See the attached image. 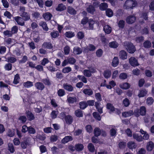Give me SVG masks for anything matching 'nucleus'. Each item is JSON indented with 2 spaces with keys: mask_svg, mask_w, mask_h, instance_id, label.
<instances>
[{
  "mask_svg": "<svg viewBox=\"0 0 154 154\" xmlns=\"http://www.w3.org/2000/svg\"><path fill=\"white\" fill-rule=\"evenodd\" d=\"M124 46L127 51L129 53L133 54L136 51L135 47L131 42H125Z\"/></svg>",
  "mask_w": 154,
  "mask_h": 154,
  "instance_id": "nucleus-1",
  "label": "nucleus"
},
{
  "mask_svg": "<svg viewBox=\"0 0 154 154\" xmlns=\"http://www.w3.org/2000/svg\"><path fill=\"white\" fill-rule=\"evenodd\" d=\"M137 4V1L135 0H127L125 2L124 6L126 9H133Z\"/></svg>",
  "mask_w": 154,
  "mask_h": 154,
  "instance_id": "nucleus-2",
  "label": "nucleus"
},
{
  "mask_svg": "<svg viewBox=\"0 0 154 154\" xmlns=\"http://www.w3.org/2000/svg\"><path fill=\"white\" fill-rule=\"evenodd\" d=\"M25 96H23L22 97L23 102V105L26 109H28L26 111V116L28 118L29 117V96L28 94L25 95Z\"/></svg>",
  "mask_w": 154,
  "mask_h": 154,
  "instance_id": "nucleus-3",
  "label": "nucleus"
},
{
  "mask_svg": "<svg viewBox=\"0 0 154 154\" xmlns=\"http://www.w3.org/2000/svg\"><path fill=\"white\" fill-rule=\"evenodd\" d=\"M125 20L128 24H131L135 22L136 20V17L134 15H130L126 18Z\"/></svg>",
  "mask_w": 154,
  "mask_h": 154,
  "instance_id": "nucleus-4",
  "label": "nucleus"
},
{
  "mask_svg": "<svg viewBox=\"0 0 154 154\" xmlns=\"http://www.w3.org/2000/svg\"><path fill=\"white\" fill-rule=\"evenodd\" d=\"M129 62L131 66L134 67L139 65L137 60L134 57H131L129 59Z\"/></svg>",
  "mask_w": 154,
  "mask_h": 154,
  "instance_id": "nucleus-5",
  "label": "nucleus"
},
{
  "mask_svg": "<svg viewBox=\"0 0 154 154\" xmlns=\"http://www.w3.org/2000/svg\"><path fill=\"white\" fill-rule=\"evenodd\" d=\"M20 10L22 11L20 16H21L23 19L26 20H29V16L27 13L24 11L25 8L24 7H22L20 8Z\"/></svg>",
  "mask_w": 154,
  "mask_h": 154,
  "instance_id": "nucleus-6",
  "label": "nucleus"
},
{
  "mask_svg": "<svg viewBox=\"0 0 154 154\" xmlns=\"http://www.w3.org/2000/svg\"><path fill=\"white\" fill-rule=\"evenodd\" d=\"M106 109L110 111V112H113L115 111V110H117L118 112H120V110L118 109H116L112 104L110 103H107L106 105Z\"/></svg>",
  "mask_w": 154,
  "mask_h": 154,
  "instance_id": "nucleus-7",
  "label": "nucleus"
},
{
  "mask_svg": "<svg viewBox=\"0 0 154 154\" xmlns=\"http://www.w3.org/2000/svg\"><path fill=\"white\" fill-rule=\"evenodd\" d=\"M63 86V88L65 90L69 92H72L74 89V88L72 86L67 83H64Z\"/></svg>",
  "mask_w": 154,
  "mask_h": 154,
  "instance_id": "nucleus-8",
  "label": "nucleus"
},
{
  "mask_svg": "<svg viewBox=\"0 0 154 154\" xmlns=\"http://www.w3.org/2000/svg\"><path fill=\"white\" fill-rule=\"evenodd\" d=\"M127 146L130 149L133 150L135 149L137 147V145L136 143L132 141H130L128 142Z\"/></svg>",
  "mask_w": 154,
  "mask_h": 154,
  "instance_id": "nucleus-9",
  "label": "nucleus"
},
{
  "mask_svg": "<svg viewBox=\"0 0 154 154\" xmlns=\"http://www.w3.org/2000/svg\"><path fill=\"white\" fill-rule=\"evenodd\" d=\"M14 20L19 25L23 26L24 25V22L21 17L17 16L14 17Z\"/></svg>",
  "mask_w": 154,
  "mask_h": 154,
  "instance_id": "nucleus-10",
  "label": "nucleus"
},
{
  "mask_svg": "<svg viewBox=\"0 0 154 154\" xmlns=\"http://www.w3.org/2000/svg\"><path fill=\"white\" fill-rule=\"evenodd\" d=\"M119 56L120 59L124 60L127 58V54L125 50H122L119 52Z\"/></svg>",
  "mask_w": 154,
  "mask_h": 154,
  "instance_id": "nucleus-11",
  "label": "nucleus"
},
{
  "mask_svg": "<svg viewBox=\"0 0 154 154\" xmlns=\"http://www.w3.org/2000/svg\"><path fill=\"white\" fill-rule=\"evenodd\" d=\"M64 120L66 123L69 125L71 124L73 121L72 117L70 115L66 116L65 117Z\"/></svg>",
  "mask_w": 154,
  "mask_h": 154,
  "instance_id": "nucleus-12",
  "label": "nucleus"
},
{
  "mask_svg": "<svg viewBox=\"0 0 154 154\" xmlns=\"http://www.w3.org/2000/svg\"><path fill=\"white\" fill-rule=\"evenodd\" d=\"M42 47L44 48L51 49L53 48V47L52 44L50 42H45L42 44Z\"/></svg>",
  "mask_w": 154,
  "mask_h": 154,
  "instance_id": "nucleus-13",
  "label": "nucleus"
},
{
  "mask_svg": "<svg viewBox=\"0 0 154 154\" xmlns=\"http://www.w3.org/2000/svg\"><path fill=\"white\" fill-rule=\"evenodd\" d=\"M147 92L148 91L145 89L140 90L138 96L140 98L144 97L147 94Z\"/></svg>",
  "mask_w": 154,
  "mask_h": 154,
  "instance_id": "nucleus-14",
  "label": "nucleus"
},
{
  "mask_svg": "<svg viewBox=\"0 0 154 154\" xmlns=\"http://www.w3.org/2000/svg\"><path fill=\"white\" fill-rule=\"evenodd\" d=\"M154 147V144L152 141L148 142L146 145V149L148 151H151L153 149Z\"/></svg>",
  "mask_w": 154,
  "mask_h": 154,
  "instance_id": "nucleus-15",
  "label": "nucleus"
},
{
  "mask_svg": "<svg viewBox=\"0 0 154 154\" xmlns=\"http://www.w3.org/2000/svg\"><path fill=\"white\" fill-rule=\"evenodd\" d=\"M35 86L38 90L42 91L45 88V86L42 82H38L35 84Z\"/></svg>",
  "mask_w": 154,
  "mask_h": 154,
  "instance_id": "nucleus-16",
  "label": "nucleus"
},
{
  "mask_svg": "<svg viewBox=\"0 0 154 154\" xmlns=\"http://www.w3.org/2000/svg\"><path fill=\"white\" fill-rule=\"evenodd\" d=\"M119 86L121 88L123 89L127 90L130 88L131 85L128 82H125L120 84Z\"/></svg>",
  "mask_w": 154,
  "mask_h": 154,
  "instance_id": "nucleus-17",
  "label": "nucleus"
},
{
  "mask_svg": "<svg viewBox=\"0 0 154 154\" xmlns=\"http://www.w3.org/2000/svg\"><path fill=\"white\" fill-rule=\"evenodd\" d=\"M86 10L88 13L93 14L95 11V9L93 5H90L87 8Z\"/></svg>",
  "mask_w": 154,
  "mask_h": 154,
  "instance_id": "nucleus-18",
  "label": "nucleus"
},
{
  "mask_svg": "<svg viewBox=\"0 0 154 154\" xmlns=\"http://www.w3.org/2000/svg\"><path fill=\"white\" fill-rule=\"evenodd\" d=\"M67 12L71 15H74L76 14V11L72 7L69 6L67 7Z\"/></svg>",
  "mask_w": 154,
  "mask_h": 154,
  "instance_id": "nucleus-19",
  "label": "nucleus"
},
{
  "mask_svg": "<svg viewBox=\"0 0 154 154\" xmlns=\"http://www.w3.org/2000/svg\"><path fill=\"white\" fill-rule=\"evenodd\" d=\"M133 138L134 139L138 142H141L142 141V137L141 135H139L137 133H134L133 135Z\"/></svg>",
  "mask_w": 154,
  "mask_h": 154,
  "instance_id": "nucleus-20",
  "label": "nucleus"
},
{
  "mask_svg": "<svg viewBox=\"0 0 154 154\" xmlns=\"http://www.w3.org/2000/svg\"><path fill=\"white\" fill-rule=\"evenodd\" d=\"M133 114L134 112L132 110H130L128 111L122 113V116L125 118L131 116Z\"/></svg>",
  "mask_w": 154,
  "mask_h": 154,
  "instance_id": "nucleus-21",
  "label": "nucleus"
},
{
  "mask_svg": "<svg viewBox=\"0 0 154 154\" xmlns=\"http://www.w3.org/2000/svg\"><path fill=\"white\" fill-rule=\"evenodd\" d=\"M118 43L116 41L111 42L109 43V46L110 48H116L119 46Z\"/></svg>",
  "mask_w": 154,
  "mask_h": 154,
  "instance_id": "nucleus-22",
  "label": "nucleus"
},
{
  "mask_svg": "<svg viewBox=\"0 0 154 154\" xmlns=\"http://www.w3.org/2000/svg\"><path fill=\"white\" fill-rule=\"evenodd\" d=\"M111 71L109 69H106L105 70L103 73L104 77L106 79H108L111 77Z\"/></svg>",
  "mask_w": 154,
  "mask_h": 154,
  "instance_id": "nucleus-23",
  "label": "nucleus"
},
{
  "mask_svg": "<svg viewBox=\"0 0 154 154\" xmlns=\"http://www.w3.org/2000/svg\"><path fill=\"white\" fill-rule=\"evenodd\" d=\"M39 25L40 26L42 27L44 30L47 31L48 30V28L46 22L45 21H41L40 22Z\"/></svg>",
  "mask_w": 154,
  "mask_h": 154,
  "instance_id": "nucleus-24",
  "label": "nucleus"
},
{
  "mask_svg": "<svg viewBox=\"0 0 154 154\" xmlns=\"http://www.w3.org/2000/svg\"><path fill=\"white\" fill-rule=\"evenodd\" d=\"M103 30L106 33L109 34L112 31V28L109 25H106L103 27Z\"/></svg>",
  "mask_w": 154,
  "mask_h": 154,
  "instance_id": "nucleus-25",
  "label": "nucleus"
},
{
  "mask_svg": "<svg viewBox=\"0 0 154 154\" xmlns=\"http://www.w3.org/2000/svg\"><path fill=\"white\" fill-rule=\"evenodd\" d=\"M108 7V4L105 2L101 3L99 6V9L101 11H106Z\"/></svg>",
  "mask_w": 154,
  "mask_h": 154,
  "instance_id": "nucleus-26",
  "label": "nucleus"
},
{
  "mask_svg": "<svg viewBox=\"0 0 154 154\" xmlns=\"http://www.w3.org/2000/svg\"><path fill=\"white\" fill-rule=\"evenodd\" d=\"M66 7L63 4H59L57 7L56 8V10L57 11H62L66 10Z\"/></svg>",
  "mask_w": 154,
  "mask_h": 154,
  "instance_id": "nucleus-27",
  "label": "nucleus"
},
{
  "mask_svg": "<svg viewBox=\"0 0 154 154\" xmlns=\"http://www.w3.org/2000/svg\"><path fill=\"white\" fill-rule=\"evenodd\" d=\"M72 138L71 136H66L62 140L61 142L62 143L65 144L70 141H72Z\"/></svg>",
  "mask_w": 154,
  "mask_h": 154,
  "instance_id": "nucleus-28",
  "label": "nucleus"
},
{
  "mask_svg": "<svg viewBox=\"0 0 154 154\" xmlns=\"http://www.w3.org/2000/svg\"><path fill=\"white\" fill-rule=\"evenodd\" d=\"M94 136L96 137H98L101 134V130L98 127L95 128L94 130Z\"/></svg>",
  "mask_w": 154,
  "mask_h": 154,
  "instance_id": "nucleus-29",
  "label": "nucleus"
},
{
  "mask_svg": "<svg viewBox=\"0 0 154 154\" xmlns=\"http://www.w3.org/2000/svg\"><path fill=\"white\" fill-rule=\"evenodd\" d=\"M119 63V60L117 57H115L113 59L112 65L113 67H116Z\"/></svg>",
  "mask_w": 154,
  "mask_h": 154,
  "instance_id": "nucleus-30",
  "label": "nucleus"
},
{
  "mask_svg": "<svg viewBox=\"0 0 154 154\" xmlns=\"http://www.w3.org/2000/svg\"><path fill=\"white\" fill-rule=\"evenodd\" d=\"M139 110L140 115L142 116H145L146 112V108L144 106H142L140 107Z\"/></svg>",
  "mask_w": 154,
  "mask_h": 154,
  "instance_id": "nucleus-31",
  "label": "nucleus"
},
{
  "mask_svg": "<svg viewBox=\"0 0 154 154\" xmlns=\"http://www.w3.org/2000/svg\"><path fill=\"white\" fill-rule=\"evenodd\" d=\"M83 111L81 109H78L75 111V116L79 118L82 117L83 116Z\"/></svg>",
  "mask_w": 154,
  "mask_h": 154,
  "instance_id": "nucleus-32",
  "label": "nucleus"
},
{
  "mask_svg": "<svg viewBox=\"0 0 154 154\" xmlns=\"http://www.w3.org/2000/svg\"><path fill=\"white\" fill-rule=\"evenodd\" d=\"M96 49L95 46L93 45L92 44H89L88 45V47L85 48V51H94Z\"/></svg>",
  "mask_w": 154,
  "mask_h": 154,
  "instance_id": "nucleus-33",
  "label": "nucleus"
},
{
  "mask_svg": "<svg viewBox=\"0 0 154 154\" xmlns=\"http://www.w3.org/2000/svg\"><path fill=\"white\" fill-rule=\"evenodd\" d=\"M64 35L66 37L71 38L74 37L75 35V34L74 32L69 31L66 32L65 33Z\"/></svg>",
  "mask_w": 154,
  "mask_h": 154,
  "instance_id": "nucleus-34",
  "label": "nucleus"
},
{
  "mask_svg": "<svg viewBox=\"0 0 154 154\" xmlns=\"http://www.w3.org/2000/svg\"><path fill=\"white\" fill-rule=\"evenodd\" d=\"M83 93L86 95L91 96L93 94V91L91 89L86 88L84 89L83 91Z\"/></svg>",
  "mask_w": 154,
  "mask_h": 154,
  "instance_id": "nucleus-35",
  "label": "nucleus"
},
{
  "mask_svg": "<svg viewBox=\"0 0 154 154\" xmlns=\"http://www.w3.org/2000/svg\"><path fill=\"white\" fill-rule=\"evenodd\" d=\"M75 147V150L77 151H81L84 148V146L83 144L80 143L76 144Z\"/></svg>",
  "mask_w": 154,
  "mask_h": 154,
  "instance_id": "nucleus-36",
  "label": "nucleus"
},
{
  "mask_svg": "<svg viewBox=\"0 0 154 154\" xmlns=\"http://www.w3.org/2000/svg\"><path fill=\"white\" fill-rule=\"evenodd\" d=\"M93 71L91 72L88 69H85L83 71V74L85 76L87 77H90L92 75V73H93Z\"/></svg>",
  "mask_w": 154,
  "mask_h": 154,
  "instance_id": "nucleus-37",
  "label": "nucleus"
},
{
  "mask_svg": "<svg viewBox=\"0 0 154 154\" xmlns=\"http://www.w3.org/2000/svg\"><path fill=\"white\" fill-rule=\"evenodd\" d=\"M68 102L69 103L71 104H73L75 102L77 101V98L75 97H69L67 99Z\"/></svg>",
  "mask_w": 154,
  "mask_h": 154,
  "instance_id": "nucleus-38",
  "label": "nucleus"
},
{
  "mask_svg": "<svg viewBox=\"0 0 154 154\" xmlns=\"http://www.w3.org/2000/svg\"><path fill=\"white\" fill-rule=\"evenodd\" d=\"M73 50L74 54H80L82 52V49L79 47H74L73 49Z\"/></svg>",
  "mask_w": 154,
  "mask_h": 154,
  "instance_id": "nucleus-39",
  "label": "nucleus"
},
{
  "mask_svg": "<svg viewBox=\"0 0 154 154\" xmlns=\"http://www.w3.org/2000/svg\"><path fill=\"white\" fill-rule=\"evenodd\" d=\"M20 77L19 75L18 74H17L14 76V80L13 83L14 85H17L19 82V80L20 79Z\"/></svg>",
  "mask_w": 154,
  "mask_h": 154,
  "instance_id": "nucleus-40",
  "label": "nucleus"
},
{
  "mask_svg": "<svg viewBox=\"0 0 154 154\" xmlns=\"http://www.w3.org/2000/svg\"><path fill=\"white\" fill-rule=\"evenodd\" d=\"M92 115L94 117L96 120L100 121L101 120V117L99 113L97 112H93Z\"/></svg>",
  "mask_w": 154,
  "mask_h": 154,
  "instance_id": "nucleus-41",
  "label": "nucleus"
},
{
  "mask_svg": "<svg viewBox=\"0 0 154 154\" xmlns=\"http://www.w3.org/2000/svg\"><path fill=\"white\" fill-rule=\"evenodd\" d=\"M79 107L80 109H84L88 106V104L85 101H82L79 103Z\"/></svg>",
  "mask_w": 154,
  "mask_h": 154,
  "instance_id": "nucleus-42",
  "label": "nucleus"
},
{
  "mask_svg": "<svg viewBox=\"0 0 154 154\" xmlns=\"http://www.w3.org/2000/svg\"><path fill=\"white\" fill-rule=\"evenodd\" d=\"M88 148L90 152H94L95 147L94 145L92 143H90L88 144Z\"/></svg>",
  "mask_w": 154,
  "mask_h": 154,
  "instance_id": "nucleus-43",
  "label": "nucleus"
},
{
  "mask_svg": "<svg viewBox=\"0 0 154 154\" xmlns=\"http://www.w3.org/2000/svg\"><path fill=\"white\" fill-rule=\"evenodd\" d=\"M153 102L154 100L152 97H148L147 98L146 100V104L148 106H150L152 105Z\"/></svg>",
  "mask_w": 154,
  "mask_h": 154,
  "instance_id": "nucleus-44",
  "label": "nucleus"
},
{
  "mask_svg": "<svg viewBox=\"0 0 154 154\" xmlns=\"http://www.w3.org/2000/svg\"><path fill=\"white\" fill-rule=\"evenodd\" d=\"M106 15L109 17H111L113 15V12L110 8H107L106 10Z\"/></svg>",
  "mask_w": 154,
  "mask_h": 154,
  "instance_id": "nucleus-45",
  "label": "nucleus"
},
{
  "mask_svg": "<svg viewBox=\"0 0 154 154\" xmlns=\"http://www.w3.org/2000/svg\"><path fill=\"white\" fill-rule=\"evenodd\" d=\"M12 64L10 63H6L4 66V69L7 71L11 70L12 69Z\"/></svg>",
  "mask_w": 154,
  "mask_h": 154,
  "instance_id": "nucleus-46",
  "label": "nucleus"
},
{
  "mask_svg": "<svg viewBox=\"0 0 154 154\" xmlns=\"http://www.w3.org/2000/svg\"><path fill=\"white\" fill-rule=\"evenodd\" d=\"M143 45L145 48H149L151 47V44L149 40H146L143 42Z\"/></svg>",
  "mask_w": 154,
  "mask_h": 154,
  "instance_id": "nucleus-47",
  "label": "nucleus"
},
{
  "mask_svg": "<svg viewBox=\"0 0 154 154\" xmlns=\"http://www.w3.org/2000/svg\"><path fill=\"white\" fill-rule=\"evenodd\" d=\"M126 143L125 141H121L119 143L118 146L121 149H124L126 146Z\"/></svg>",
  "mask_w": 154,
  "mask_h": 154,
  "instance_id": "nucleus-48",
  "label": "nucleus"
},
{
  "mask_svg": "<svg viewBox=\"0 0 154 154\" xmlns=\"http://www.w3.org/2000/svg\"><path fill=\"white\" fill-rule=\"evenodd\" d=\"M123 104L125 106L128 107L130 104L129 99L127 98H125L123 100Z\"/></svg>",
  "mask_w": 154,
  "mask_h": 154,
  "instance_id": "nucleus-49",
  "label": "nucleus"
},
{
  "mask_svg": "<svg viewBox=\"0 0 154 154\" xmlns=\"http://www.w3.org/2000/svg\"><path fill=\"white\" fill-rule=\"evenodd\" d=\"M52 15L50 13H47L44 15V18L46 20H51Z\"/></svg>",
  "mask_w": 154,
  "mask_h": 154,
  "instance_id": "nucleus-50",
  "label": "nucleus"
},
{
  "mask_svg": "<svg viewBox=\"0 0 154 154\" xmlns=\"http://www.w3.org/2000/svg\"><path fill=\"white\" fill-rule=\"evenodd\" d=\"M58 95L60 97H63L65 94V91L63 89H59L57 91Z\"/></svg>",
  "mask_w": 154,
  "mask_h": 154,
  "instance_id": "nucleus-51",
  "label": "nucleus"
},
{
  "mask_svg": "<svg viewBox=\"0 0 154 154\" xmlns=\"http://www.w3.org/2000/svg\"><path fill=\"white\" fill-rule=\"evenodd\" d=\"M103 52L102 50L100 48H99L96 51V55L98 57H100L102 56Z\"/></svg>",
  "mask_w": 154,
  "mask_h": 154,
  "instance_id": "nucleus-52",
  "label": "nucleus"
},
{
  "mask_svg": "<svg viewBox=\"0 0 154 154\" xmlns=\"http://www.w3.org/2000/svg\"><path fill=\"white\" fill-rule=\"evenodd\" d=\"M77 36L79 39H82L84 37L85 35L82 31H79L78 32Z\"/></svg>",
  "mask_w": 154,
  "mask_h": 154,
  "instance_id": "nucleus-53",
  "label": "nucleus"
},
{
  "mask_svg": "<svg viewBox=\"0 0 154 154\" xmlns=\"http://www.w3.org/2000/svg\"><path fill=\"white\" fill-rule=\"evenodd\" d=\"M51 37L53 38H56L59 36V32L57 31H54L50 33Z\"/></svg>",
  "mask_w": 154,
  "mask_h": 154,
  "instance_id": "nucleus-54",
  "label": "nucleus"
},
{
  "mask_svg": "<svg viewBox=\"0 0 154 154\" xmlns=\"http://www.w3.org/2000/svg\"><path fill=\"white\" fill-rule=\"evenodd\" d=\"M72 70L71 68L70 67H65L63 68L62 70L63 73H66L69 72Z\"/></svg>",
  "mask_w": 154,
  "mask_h": 154,
  "instance_id": "nucleus-55",
  "label": "nucleus"
},
{
  "mask_svg": "<svg viewBox=\"0 0 154 154\" xmlns=\"http://www.w3.org/2000/svg\"><path fill=\"white\" fill-rule=\"evenodd\" d=\"M18 30V27L17 26H14L12 27L11 29V32L12 35L16 34Z\"/></svg>",
  "mask_w": 154,
  "mask_h": 154,
  "instance_id": "nucleus-56",
  "label": "nucleus"
},
{
  "mask_svg": "<svg viewBox=\"0 0 154 154\" xmlns=\"http://www.w3.org/2000/svg\"><path fill=\"white\" fill-rule=\"evenodd\" d=\"M118 25L120 28H123L125 25V21L123 20H120L119 22Z\"/></svg>",
  "mask_w": 154,
  "mask_h": 154,
  "instance_id": "nucleus-57",
  "label": "nucleus"
},
{
  "mask_svg": "<svg viewBox=\"0 0 154 154\" xmlns=\"http://www.w3.org/2000/svg\"><path fill=\"white\" fill-rule=\"evenodd\" d=\"M95 96L96 99L97 101L100 102L102 100L101 96L100 93H97L95 94Z\"/></svg>",
  "mask_w": 154,
  "mask_h": 154,
  "instance_id": "nucleus-58",
  "label": "nucleus"
},
{
  "mask_svg": "<svg viewBox=\"0 0 154 154\" xmlns=\"http://www.w3.org/2000/svg\"><path fill=\"white\" fill-rule=\"evenodd\" d=\"M7 59L8 61L10 62V63H14L17 60L16 58L14 57H8Z\"/></svg>",
  "mask_w": 154,
  "mask_h": 154,
  "instance_id": "nucleus-59",
  "label": "nucleus"
},
{
  "mask_svg": "<svg viewBox=\"0 0 154 154\" xmlns=\"http://www.w3.org/2000/svg\"><path fill=\"white\" fill-rule=\"evenodd\" d=\"M85 128L86 131L89 133H91L92 132L93 129L91 125H88L86 126Z\"/></svg>",
  "mask_w": 154,
  "mask_h": 154,
  "instance_id": "nucleus-60",
  "label": "nucleus"
},
{
  "mask_svg": "<svg viewBox=\"0 0 154 154\" xmlns=\"http://www.w3.org/2000/svg\"><path fill=\"white\" fill-rule=\"evenodd\" d=\"M144 40V38L142 36L137 37L135 38V41L137 43H140Z\"/></svg>",
  "mask_w": 154,
  "mask_h": 154,
  "instance_id": "nucleus-61",
  "label": "nucleus"
},
{
  "mask_svg": "<svg viewBox=\"0 0 154 154\" xmlns=\"http://www.w3.org/2000/svg\"><path fill=\"white\" fill-rule=\"evenodd\" d=\"M18 120H20L21 123H24L26 122L27 119L25 116H22L19 118Z\"/></svg>",
  "mask_w": 154,
  "mask_h": 154,
  "instance_id": "nucleus-62",
  "label": "nucleus"
},
{
  "mask_svg": "<svg viewBox=\"0 0 154 154\" xmlns=\"http://www.w3.org/2000/svg\"><path fill=\"white\" fill-rule=\"evenodd\" d=\"M128 77V75L126 73L122 72L120 74L119 78L121 79L125 80Z\"/></svg>",
  "mask_w": 154,
  "mask_h": 154,
  "instance_id": "nucleus-63",
  "label": "nucleus"
},
{
  "mask_svg": "<svg viewBox=\"0 0 154 154\" xmlns=\"http://www.w3.org/2000/svg\"><path fill=\"white\" fill-rule=\"evenodd\" d=\"M141 33L143 35H147L149 33V31L147 26L144 27L141 30Z\"/></svg>",
  "mask_w": 154,
  "mask_h": 154,
  "instance_id": "nucleus-64",
  "label": "nucleus"
}]
</instances>
